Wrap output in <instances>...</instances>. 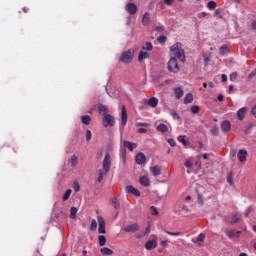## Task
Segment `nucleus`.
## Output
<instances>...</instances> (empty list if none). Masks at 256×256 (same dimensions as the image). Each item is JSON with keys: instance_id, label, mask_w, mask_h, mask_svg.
<instances>
[{"instance_id": "47", "label": "nucleus", "mask_w": 256, "mask_h": 256, "mask_svg": "<svg viewBox=\"0 0 256 256\" xmlns=\"http://www.w3.org/2000/svg\"><path fill=\"white\" fill-rule=\"evenodd\" d=\"M214 17H218V19H223V14H221V10L216 9L214 11Z\"/></svg>"}, {"instance_id": "16", "label": "nucleus", "mask_w": 256, "mask_h": 256, "mask_svg": "<svg viewBox=\"0 0 256 256\" xmlns=\"http://www.w3.org/2000/svg\"><path fill=\"white\" fill-rule=\"evenodd\" d=\"M221 130L223 133H227V131H231V122L229 120H225L221 123Z\"/></svg>"}, {"instance_id": "41", "label": "nucleus", "mask_w": 256, "mask_h": 256, "mask_svg": "<svg viewBox=\"0 0 256 256\" xmlns=\"http://www.w3.org/2000/svg\"><path fill=\"white\" fill-rule=\"evenodd\" d=\"M241 219V214H234L231 219V223H237Z\"/></svg>"}, {"instance_id": "3", "label": "nucleus", "mask_w": 256, "mask_h": 256, "mask_svg": "<svg viewBox=\"0 0 256 256\" xmlns=\"http://www.w3.org/2000/svg\"><path fill=\"white\" fill-rule=\"evenodd\" d=\"M111 154H109V152L105 153V157L102 161V169L105 173V175H107V173H109V171H111Z\"/></svg>"}, {"instance_id": "59", "label": "nucleus", "mask_w": 256, "mask_h": 256, "mask_svg": "<svg viewBox=\"0 0 256 256\" xmlns=\"http://www.w3.org/2000/svg\"><path fill=\"white\" fill-rule=\"evenodd\" d=\"M138 133H147V129L146 128H139Z\"/></svg>"}, {"instance_id": "54", "label": "nucleus", "mask_w": 256, "mask_h": 256, "mask_svg": "<svg viewBox=\"0 0 256 256\" xmlns=\"http://www.w3.org/2000/svg\"><path fill=\"white\" fill-rule=\"evenodd\" d=\"M235 79H237V72L230 74V81H235Z\"/></svg>"}, {"instance_id": "55", "label": "nucleus", "mask_w": 256, "mask_h": 256, "mask_svg": "<svg viewBox=\"0 0 256 256\" xmlns=\"http://www.w3.org/2000/svg\"><path fill=\"white\" fill-rule=\"evenodd\" d=\"M155 31H165V26L163 25L156 26Z\"/></svg>"}, {"instance_id": "34", "label": "nucleus", "mask_w": 256, "mask_h": 256, "mask_svg": "<svg viewBox=\"0 0 256 256\" xmlns=\"http://www.w3.org/2000/svg\"><path fill=\"white\" fill-rule=\"evenodd\" d=\"M71 193H73V190L68 189V190L64 193V195L62 196L63 201H68L69 198L71 197Z\"/></svg>"}, {"instance_id": "40", "label": "nucleus", "mask_w": 256, "mask_h": 256, "mask_svg": "<svg viewBox=\"0 0 256 256\" xmlns=\"http://www.w3.org/2000/svg\"><path fill=\"white\" fill-rule=\"evenodd\" d=\"M121 159H122V163H125L127 161V150L126 149H122Z\"/></svg>"}, {"instance_id": "38", "label": "nucleus", "mask_w": 256, "mask_h": 256, "mask_svg": "<svg viewBox=\"0 0 256 256\" xmlns=\"http://www.w3.org/2000/svg\"><path fill=\"white\" fill-rule=\"evenodd\" d=\"M216 7H217V2H215L214 0H211V1H209V2L207 3V8H208V9L213 10V9H215Z\"/></svg>"}, {"instance_id": "45", "label": "nucleus", "mask_w": 256, "mask_h": 256, "mask_svg": "<svg viewBox=\"0 0 256 256\" xmlns=\"http://www.w3.org/2000/svg\"><path fill=\"white\" fill-rule=\"evenodd\" d=\"M184 166L187 169H193V162H191V160H186L185 163H184Z\"/></svg>"}, {"instance_id": "48", "label": "nucleus", "mask_w": 256, "mask_h": 256, "mask_svg": "<svg viewBox=\"0 0 256 256\" xmlns=\"http://www.w3.org/2000/svg\"><path fill=\"white\" fill-rule=\"evenodd\" d=\"M90 229L91 231H95L97 229V220H92Z\"/></svg>"}, {"instance_id": "15", "label": "nucleus", "mask_w": 256, "mask_h": 256, "mask_svg": "<svg viewBox=\"0 0 256 256\" xmlns=\"http://www.w3.org/2000/svg\"><path fill=\"white\" fill-rule=\"evenodd\" d=\"M145 249H147V251H151L152 249H155V247H157V240L152 239V240H148L145 243Z\"/></svg>"}, {"instance_id": "61", "label": "nucleus", "mask_w": 256, "mask_h": 256, "mask_svg": "<svg viewBox=\"0 0 256 256\" xmlns=\"http://www.w3.org/2000/svg\"><path fill=\"white\" fill-rule=\"evenodd\" d=\"M165 5H172L173 0H164Z\"/></svg>"}, {"instance_id": "20", "label": "nucleus", "mask_w": 256, "mask_h": 256, "mask_svg": "<svg viewBox=\"0 0 256 256\" xmlns=\"http://www.w3.org/2000/svg\"><path fill=\"white\" fill-rule=\"evenodd\" d=\"M151 23V16L149 12H145L142 17V25L147 26Z\"/></svg>"}, {"instance_id": "33", "label": "nucleus", "mask_w": 256, "mask_h": 256, "mask_svg": "<svg viewBox=\"0 0 256 256\" xmlns=\"http://www.w3.org/2000/svg\"><path fill=\"white\" fill-rule=\"evenodd\" d=\"M220 53H221V55H229V46L222 45L220 47Z\"/></svg>"}, {"instance_id": "39", "label": "nucleus", "mask_w": 256, "mask_h": 256, "mask_svg": "<svg viewBox=\"0 0 256 256\" xmlns=\"http://www.w3.org/2000/svg\"><path fill=\"white\" fill-rule=\"evenodd\" d=\"M190 111H191V113H193L194 115H197V113H199V111H200V108H199V106H197V105H193V106H191Z\"/></svg>"}, {"instance_id": "52", "label": "nucleus", "mask_w": 256, "mask_h": 256, "mask_svg": "<svg viewBox=\"0 0 256 256\" xmlns=\"http://www.w3.org/2000/svg\"><path fill=\"white\" fill-rule=\"evenodd\" d=\"M150 209L152 211V215H159V212L157 211V208L155 206H151Z\"/></svg>"}, {"instance_id": "56", "label": "nucleus", "mask_w": 256, "mask_h": 256, "mask_svg": "<svg viewBox=\"0 0 256 256\" xmlns=\"http://www.w3.org/2000/svg\"><path fill=\"white\" fill-rule=\"evenodd\" d=\"M227 183H229V185H233V177H231V175L227 177Z\"/></svg>"}, {"instance_id": "30", "label": "nucleus", "mask_w": 256, "mask_h": 256, "mask_svg": "<svg viewBox=\"0 0 256 256\" xmlns=\"http://www.w3.org/2000/svg\"><path fill=\"white\" fill-rule=\"evenodd\" d=\"M111 203L114 206L115 211L119 210L121 207V204L119 203V200L117 198H111Z\"/></svg>"}, {"instance_id": "22", "label": "nucleus", "mask_w": 256, "mask_h": 256, "mask_svg": "<svg viewBox=\"0 0 256 256\" xmlns=\"http://www.w3.org/2000/svg\"><path fill=\"white\" fill-rule=\"evenodd\" d=\"M147 104L150 107H156L157 105H159V99H157L156 97H151L148 99Z\"/></svg>"}, {"instance_id": "5", "label": "nucleus", "mask_w": 256, "mask_h": 256, "mask_svg": "<svg viewBox=\"0 0 256 256\" xmlns=\"http://www.w3.org/2000/svg\"><path fill=\"white\" fill-rule=\"evenodd\" d=\"M139 229H140L139 224L133 223V224L123 227L122 231H125V233H137V231H139Z\"/></svg>"}, {"instance_id": "21", "label": "nucleus", "mask_w": 256, "mask_h": 256, "mask_svg": "<svg viewBox=\"0 0 256 256\" xmlns=\"http://www.w3.org/2000/svg\"><path fill=\"white\" fill-rule=\"evenodd\" d=\"M69 163L71 167H77V165L79 164V157H77L76 155H72L69 159Z\"/></svg>"}, {"instance_id": "6", "label": "nucleus", "mask_w": 256, "mask_h": 256, "mask_svg": "<svg viewBox=\"0 0 256 256\" xmlns=\"http://www.w3.org/2000/svg\"><path fill=\"white\" fill-rule=\"evenodd\" d=\"M125 9L130 15H135L137 13V4L130 2L126 4Z\"/></svg>"}, {"instance_id": "62", "label": "nucleus", "mask_w": 256, "mask_h": 256, "mask_svg": "<svg viewBox=\"0 0 256 256\" xmlns=\"http://www.w3.org/2000/svg\"><path fill=\"white\" fill-rule=\"evenodd\" d=\"M251 213V207H249L246 212H245V215L246 217H249V214Z\"/></svg>"}, {"instance_id": "4", "label": "nucleus", "mask_w": 256, "mask_h": 256, "mask_svg": "<svg viewBox=\"0 0 256 256\" xmlns=\"http://www.w3.org/2000/svg\"><path fill=\"white\" fill-rule=\"evenodd\" d=\"M115 125V118L110 114L103 116V126L104 127H113Z\"/></svg>"}, {"instance_id": "1", "label": "nucleus", "mask_w": 256, "mask_h": 256, "mask_svg": "<svg viewBox=\"0 0 256 256\" xmlns=\"http://www.w3.org/2000/svg\"><path fill=\"white\" fill-rule=\"evenodd\" d=\"M170 51L173 57L168 61V71L170 73H179V64L177 63V59L182 63H185V50H183V44L180 42L175 43L171 46Z\"/></svg>"}, {"instance_id": "29", "label": "nucleus", "mask_w": 256, "mask_h": 256, "mask_svg": "<svg viewBox=\"0 0 256 256\" xmlns=\"http://www.w3.org/2000/svg\"><path fill=\"white\" fill-rule=\"evenodd\" d=\"M100 252L102 253V255H113V251L111 250V248H107V247H103L100 249Z\"/></svg>"}, {"instance_id": "57", "label": "nucleus", "mask_w": 256, "mask_h": 256, "mask_svg": "<svg viewBox=\"0 0 256 256\" xmlns=\"http://www.w3.org/2000/svg\"><path fill=\"white\" fill-rule=\"evenodd\" d=\"M207 15H209L208 12H201L200 14H198V17L201 18V17H207Z\"/></svg>"}, {"instance_id": "25", "label": "nucleus", "mask_w": 256, "mask_h": 256, "mask_svg": "<svg viewBox=\"0 0 256 256\" xmlns=\"http://www.w3.org/2000/svg\"><path fill=\"white\" fill-rule=\"evenodd\" d=\"M81 123H83V125H90L91 124V116H89V115L81 116Z\"/></svg>"}, {"instance_id": "51", "label": "nucleus", "mask_w": 256, "mask_h": 256, "mask_svg": "<svg viewBox=\"0 0 256 256\" xmlns=\"http://www.w3.org/2000/svg\"><path fill=\"white\" fill-rule=\"evenodd\" d=\"M93 137L91 130H86V141H89Z\"/></svg>"}, {"instance_id": "37", "label": "nucleus", "mask_w": 256, "mask_h": 256, "mask_svg": "<svg viewBox=\"0 0 256 256\" xmlns=\"http://www.w3.org/2000/svg\"><path fill=\"white\" fill-rule=\"evenodd\" d=\"M210 133L217 137V135H219V127L217 125L213 126L210 130Z\"/></svg>"}, {"instance_id": "8", "label": "nucleus", "mask_w": 256, "mask_h": 256, "mask_svg": "<svg viewBox=\"0 0 256 256\" xmlns=\"http://www.w3.org/2000/svg\"><path fill=\"white\" fill-rule=\"evenodd\" d=\"M121 125L122 127L127 125V109L125 108V105L121 107Z\"/></svg>"}, {"instance_id": "28", "label": "nucleus", "mask_w": 256, "mask_h": 256, "mask_svg": "<svg viewBox=\"0 0 256 256\" xmlns=\"http://www.w3.org/2000/svg\"><path fill=\"white\" fill-rule=\"evenodd\" d=\"M174 93L176 95V98L181 99V97H183V88L181 87L174 88Z\"/></svg>"}, {"instance_id": "2", "label": "nucleus", "mask_w": 256, "mask_h": 256, "mask_svg": "<svg viewBox=\"0 0 256 256\" xmlns=\"http://www.w3.org/2000/svg\"><path fill=\"white\" fill-rule=\"evenodd\" d=\"M133 57H135V50L128 49L127 51L123 52L119 61L122 63H131L133 61Z\"/></svg>"}, {"instance_id": "49", "label": "nucleus", "mask_w": 256, "mask_h": 256, "mask_svg": "<svg viewBox=\"0 0 256 256\" xmlns=\"http://www.w3.org/2000/svg\"><path fill=\"white\" fill-rule=\"evenodd\" d=\"M205 239V235L204 234H199L198 237L196 238V241H194V243H197V242H201Z\"/></svg>"}, {"instance_id": "27", "label": "nucleus", "mask_w": 256, "mask_h": 256, "mask_svg": "<svg viewBox=\"0 0 256 256\" xmlns=\"http://www.w3.org/2000/svg\"><path fill=\"white\" fill-rule=\"evenodd\" d=\"M178 141H179V143H182V145H184V147H187L190 145L189 140L185 139V136H183V135L178 136Z\"/></svg>"}, {"instance_id": "17", "label": "nucleus", "mask_w": 256, "mask_h": 256, "mask_svg": "<svg viewBox=\"0 0 256 256\" xmlns=\"http://www.w3.org/2000/svg\"><path fill=\"white\" fill-rule=\"evenodd\" d=\"M150 172L152 173V175H154V177H159V175H161V166L155 165L153 167H150Z\"/></svg>"}, {"instance_id": "60", "label": "nucleus", "mask_w": 256, "mask_h": 256, "mask_svg": "<svg viewBox=\"0 0 256 256\" xmlns=\"http://www.w3.org/2000/svg\"><path fill=\"white\" fill-rule=\"evenodd\" d=\"M221 80H222L223 83H225V81H227V75L222 74Z\"/></svg>"}, {"instance_id": "26", "label": "nucleus", "mask_w": 256, "mask_h": 256, "mask_svg": "<svg viewBox=\"0 0 256 256\" xmlns=\"http://www.w3.org/2000/svg\"><path fill=\"white\" fill-rule=\"evenodd\" d=\"M189 103H193V94L192 93H188L184 97V104L189 105Z\"/></svg>"}, {"instance_id": "9", "label": "nucleus", "mask_w": 256, "mask_h": 256, "mask_svg": "<svg viewBox=\"0 0 256 256\" xmlns=\"http://www.w3.org/2000/svg\"><path fill=\"white\" fill-rule=\"evenodd\" d=\"M125 191H126V193H129L130 195H134L135 197H141V192H139L133 186H126Z\"/></svg>"}, {"instance_id": "23", "label": "nucleus", "mask_w": 256, "mask_h": 256, "mask_svg": "<svg viewBox=\"0 0 256 256\" xmlns=\"http://www.w3.org/2000/svg\"><path fill=\"white\" fill-rule=\"evenodd\" d=\"M241 231H235V230H230L227 233L228 238L233 239L235 237L236 239H239Z\"/></svg>"}, {"instance_id": "36", "label": "nucleus", "mask_w": 256, "mask_h": 256, "mask_svg": "<svg viewBox=\"0 0 256 256\" xmlns=\"http://www.w3.org/2000/svg\"><path fill=\"white\" fill-rule=\"evenodd\" d=\"M105 171L103 170H98V178H97V182L101 183V181H103V177H105Z\"/></svg>"}, {"instance_id": "7", "label": "nucleus", "mask_w": 256, "mask_h": 256, "mask_svg": "<svg viewBox=\"0 0 256 256\" xmlns=\"http://www.w3.org/2000/svg\"><path fill=\"white\" fill-rule=\"evenodd\" d=\"M135 161H136L137 165H143L147 161V158L145 157L144 153L139 152L135 156Z\"/></svg>"}, {"instance_id": "12", "label": "nucleus", "mask_w": 256, "mask_h": 256, "mask_svg": "<svg viewBox=\"0 0 256 256\" xmlns=\"http://www.w3.org/2000/svg\"><path fill=\"white\" fill-rule=\"evenodd\" d=\"M98 233H105V219L103 217H98Z\"/></svg>"}, {"instance_id": "58", "label": "nucleus", "mask_w": 256, "mask_h": 256, "mask_svg": "<svg viewBox=\"0 0 256 256\" xmlns=\"http://www.w3.org/2000/svg\"><path fill=\"white\" fill-rule=\"evenodd\" d=\"M138 127H149V123L140 122L138 123Z\"/></svg>"}, {"instance_id": "46", "label": "nucleus", "mask_w": 256, "mask_h": 256, "mask_svg": "<svg viewBox=\"0 0 256 256\" xmlns=\"http://www.w3.org/2000/svg\"><path fill=\"white\" fill-rule=\"evenodd\" d=\"M203 59H204V64H205V66H208V65H209V62H211V56H209V55H204V56H203Z\"/></svg>"}, {"instance_id": "19", "label": "nucleus", "mask_w": 256, "mask_h": 256, "mask_svg": "<svg viewBox=\"0 0 256 256\" xmlns=\"http://www.w3.org/2000/svg\"><path fill=\"white\" fill-rule=\"evenodd\" d=\"M149 57V52L141 50L138 55V61L141 63V61H145V59H149Z\"/></svg>"}, {"instance_id": "24", "label": "nucleus", "mask_w": 256, "mask_h": 256, "mask_svg": "<svg viewBox=\"0 0 256 256\" xmlns=\"http://www.w3.org/2000/svg\"><path fill=\"white\" fill-rule=\"evenodd\" d=\"M156 129L159 133H167V131H169V127L165 124H159Z\"/></svg>"}, {"instance_id": "44", "label": "nucleus", "mask_w": 256, "mask_h": 256, "mask_svg": "<svg viewBox=\"0 0 256 256\" xmlns=\"http://www.w3.org/2000/svg\"><path fill=\"white\" fill-rule=\"evenodd\" d=\"M165 233L167 235H171L172 237H179L181 235V232H171V231H167V230H165Z\"/></svg>"}, {"instance_id": "11", "label": "nucleus", "mask_w": 256, "mask_h": 256, "mask_svg": "<svg viewBox=\"0 0 256 256\" xmlns=\"http://www.w3.org/2000/svg\"><path fill=\"white\" fill-rule=\"evenodd\" d=\"M139 183L142 185V187H150L151 186V180L148 176H140Z\"/></svg>"}, {"instance_id": "63", "label": "nucleus", "mask_w": 256, "mask_h": 256, "mask_svg": "<svg viewBox=\"0 0 256 256\" xmlns=\"http://www.w3.org/2000/svg\"><path fill=\"white\" fill-rule=\"evenodd\" d=\"M223 98H224L223 94H219L217 97L218 101H223Z\"/></svg>"}, {"instance_id": "53", "label": "nucleus", "mask_w": 256, "mask_h": 256, "mask_svg": "<svg viewBox=\"0 0 256 256\" xmlns=\"http://www.w3.org/2000/svg\"><path fill=\"white\" fill-rule=\"evenodd\" d=\"M171 115H172L173 119H177L178 121L181 119V117H179V114H177V112H175V111L171 112Z\"/></svg>"}, {"instance_id": "50", "label": "nucleus", "mask_w": 256, "mask_h": 256, "mask_svg": "<svg viewBox=\"0 0 256 256\" xmlns=\"http://www.w3.org/2000/svg\"><path fill=\"white\" fill-rule=\"evenodd\" d=\"M168 143H169L170 147H175V145H177V142L173 138H169Z\"/></svg>"}, {"instance_id": "64", "label": "nucleus", "mask_w": 256, "mask_h": 256, "mask_svg": "<svg viewBox=\"0 0 256 256\" xmlns=\"http://www.w3.org/2000/svg\"><path fill=\"white\" fill-rule=\"evenodd\" d=\"M252 29H255V30H256V21H253V22H252Z\"/></svg>"}, {"instance_id": "43", "label": "nucleus", "mask_w": 256, "mask_h": 256, "mask_svg": "<svg viewBox=\"0 0 256 256\" xmlns=\"http://www.w3.org/2000/svg\"><path fill=\"white\" fill-rule=\"evenodd\" d=\"M157 41H158V43H161V44L166 43L167 42V36H165V35L159 36L157 38Z\"/></svg>"}, {"instance_id": "31", "label": "nucleus", "mask_w": 256, "mask_h": 256, "mask_svg": "<svg viewBox=\"0 0 256 256\" xmlns=\"http://www.w3.org/2000/svg\"><path fill=\"white\" fill-rule=\"evenodd\" d=\"M142 51H153V43L146 42L145 46H142Z\"/></svg>"}, {"instance_id": "13", "label": "nucleus", "mask_w": 256, "mask_h": 256, "mask_svg": "<svg viewBox=\"0 0 256 256\" xmlns=\"http://www.w3.org/2000/svg\"><path fill=\"white\" fill-rule=\"evenodd\" d=\"M123 147H124V149H128L130 151H133V150L137 149V143L125 140L123 142Z\"/></svg>"}, {"instance_id": "42", "label": "nucleus", "mask_w": 256, "mask_h": 256, "mask_svg": "<svg viewBox=\"0 0 256 256\" xmlns=\"http://www.w3.org/2000/svg\"><path fill=\"white\" fill-rule=\"evenodd\" d=\"M73 189L75 193H79V191L81 190V186L79 185V182L75 181L73 183Z\"/></svg>"}, {"instance_id": "32", "label": "nucleus", "mask_w": 256, "mask_h": 256, "mask_svg": "<svg viewBox=\"0 0 256 256\" xmlns=\"http://www.w3.org/2000/svg\"><path fill=\"white\" fill-rule=\"evenodd\" d=\"M77 207L73 206L70 209V218L71 219H77Z\"/></svg>"}, {"instance_id": "35", "label": "nucleus", "mask_w": 256, "mask_h": 256, "mask_svg": "<svg viewBox=\"0 0 256 256\" xmlns=\"http://www.w3.org/2000/svg\"><path fill=\"white\" fill-rule=\"evenodd\" d=\"M98 241H99L100 247H103L105 245V243H107V238H105L104 235H100L98 237Z\"/></svg>"}, {"instance_id": "14", "label": "nucleus", "mask_w": 256, "mask_h": 256, "mask_svg": "<svg viewBox=\"0 0 256 256\" xmlns=\"http://www.w3.org/2000/svg\"><path fill=\"white\" fill-rule=\"evenodd\" d=\"M246 113H247V107H242V108H240V109L236 112L238 121H243V119H245Z\"/></svg>"}, {"instance_id": "10", "label": "nucleus", "mask_w": 256, "mask_h": 256, "mask_svg": "<svg viewBox=\"0 0 256 256\" xmlns=\"http://www.w3.org/2000/svg\"><path fill=\"white\" fill-rule=\"evenodd\" d=\"M237 157H238V161H240V163H245V161H247V150L240 149L238 151Z\"/></svg>"}, {"instance_id": "18", "label": "nucleus", "mask_w": 256, "mask_h": 256, "mask_svg": "<svg viewBox=\"0 0 256 256\" xmlns=\"http://www.w3.org/2000/svg\"><path fill=\"white\" fill-rule=\"evenodd\" d=\"M97 107L100 115H103V117H105V115H108L107 113H109V109L107 108V106L103 104H98Z\"/></svg>"}]
</instances>
